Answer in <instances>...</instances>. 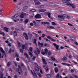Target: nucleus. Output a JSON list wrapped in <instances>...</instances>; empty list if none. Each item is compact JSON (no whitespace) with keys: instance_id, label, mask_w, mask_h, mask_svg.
<instances>
[{"instance_id":"obj_1","label":"nucleus","mask_w":78,"mask_h":78,"mask_svg":"<svg viewBox=\"0 0 78 78\" xmlns=\"http://www.w3.org/2000/svg\"><path fill=\"white\" fill-rule=\"evenodd\" d=\"M35 18L36 19H41L42 17H41V15L39 14H37L35 16Z\"/></svg>"},{"instance_id":"obj_2","label":"nucleus","mask_w":78,"mask_h":78,"mask_svg":"<svg viewBox=\"0 0 78 78\" xmlns=\"http://www.w3.org/2000/svg\"><path fill=\"white\" fill-rule=\"evenodd\" d=\"M27 16V14L24 13L20 15V18H23L24 17H25Z\"/></svg>"},{"instance_id":"obj_3","label":"nucleus","mask_w":78,"mask_h":78,"mask_svg":"<svg viewBox=\"0 0 78 78\" xmlns=\"http://www.w3.org/2000/svg\"><path fill=\"white\" fill-rule=\"evenodd\" d=\"M18 14H16L15 15H14L13 16H12V19H13V20H15L17 18V17H18Z\"/></svg>"},{"instance_id":"obj_4","label":"nucleus","mask_w":78,"mask_h":78,"mask_svg":"<svg viewBox=\"0 0 78 78\" xmlns=\"http://www.w3.org/2000/svg\"><path fill=\"white\" fill-rule=\"evenodd\" d=\"M23 36L25 37V39H28V35L26 33H23Z\"/></svg>"},{"instance_id":"obj_5","label":"nucleus","mask_w":78,"mask_h":78,"mask_svg":"<svg viewBox=\"0 0 78 78\" xmlns=\"http://www.w3.org/2000/svg\"><path fill=\"white\" fill-rule=\"evenodd\" d=\"M53 45L55 47L56 49L57 50H59V45H57L56 43H54Z\"/></svg>"},{"instance_id":"obj_6","label":"nucleus","mask_w":78,"mask_h":78,"mask_svg":"<svg viewBox=\"0 0 78 78\" xmlns=\"http://www.w3.org/2000/svg\"><path fill=\"white\" fill-rule=\"evenodd\" d=\"M37 0H34V2H35V5H40L41 3L40 2H37Z\"/></svg>"},{"instance_id":"obj_7","label":"nucleus","mask_w":78,"mask_h":78,"mask_svg":"<svg viewBox=\"0 0 78 78\" xmlns=\"http://www.w3.org/2000/svg\"><path fill=\"white\" fill-rule=\"evenodd\" d=\"M41 24L43 25H50V23L48 22H42Z\"/></svg>"},{"instance_id":"obj_8","label":"nucleus","mask_w":78,"mask_h":78,"mask_svg":"<svg viewBox=\"0 0 78 78\" xmlns=\"http://www.w3.org/2000/svg\"><path fill=\"white\" fill-rule=\"evenodd\" d=\"M32 22L34 23V26H35V27H39V25L36 23L35 21H34Z\"/></svg>"},{"instance_id":"obj_9","label":"nucleus","mask_w":78,"mask_h":78,"mask_svg":"<svg viewBox=\"0 0 78 78\" xmlns=\"http://www.w3.org/2000/svg\"><path fill=\"white\" fill-rule=\"evenodd\" d=\"M67 5H68V6H72V8H75V5H74L72 4H71L70 3H69V4H67Z\"/></svg>"},{"instance_id":"obj_10","label":"nucleus","mask_w":78,"mask_h":78,"mask_svg":"<svg viewBox=\"0 0 78 78\" xmlns=\"http://www.w3.org/2000/svg\"><path fill=\"white\" fill-rule=\"evenodd\" d=\"M46 61L47 62H49V63H52V62H53L51 60L49 59H47Z\"/></svg>"},{"instance_id":"obj_11","label":"nucleus","mask_w":78,"mask_h":78,"mask_svg":"<svg viewBox=\"0 0 78 78\" xmlns=\"http://www.w3.org/2000/svg\"><path fill=\"white\" fill-rule=\"evenodd\" d=\"M62 64L63 65H64L65 66H70V65L69 64L64 62L62 63Z\"/></svg>"},{"instance_id":"obj_12","label":"nucleus","mask_w":78,"mask_h":78,"mask_svg":"<svg viewBox=\"0 0 78 78\" xmlns=\"http://www.w3.org/2000/svg\"><path fill=\"white\" fill-rule=\"evenodd\" d=\"M62 2H63V3H66V5H67V4H69V2L67 1V0H63L62 1Z\"/></svg>"},{"instance_id":"obj_13","label":"nucleus","mask_w":78,"mask_h":78,"mask_svg":"<svg viewBox=\"0 0 78 78\" xmlns=\"http://www.w3.org/2000/svg\"><path fill=\"white\" fill-rule=\"evenodd\" d=\"M0 50L2 53H4V54H5V51L3 50V49L2 48H0Z\"/></svg>"},{"instance_id":"obj_14","label":"nucleus","mask_w":78,"mask_h":78,"mask_svg":"<svg viewBox=\"0 0 78 78\" xmlns=\"http://www.w3.org/2000/svg\"><path fill=\"white\" fill-rule=\"evenodd\" d=\"M58 18H60L61 19H65L64 17L62 15H58Z\"/></svg>"},{"instance_id":"obj_15","label":"nucleus","mask_w":78,"mask_h":78,"mask_svg":"<svg viewBox=\"0 0 78 78\" xmlns=\"http://www.w3.org/2000/svg\"><path fill=\"white\" fill-rule=\"evenodd\" d=\"M3 29L5 30L6 32H8V31H9V30H8V27H5L3 28Z\"/></svg>"},{"instance_id":"obj_16","label":"nucleus","mask_w":78,"mask_h":78,"mask_svg":"<svg viewBox=\"0 0 78 78\" xmlns=\"http://www.w3.org/2000/svg\"><path fill=\"white\" fill-rule=\"evenodd\" d=\"M51 59L52 61H57V60L54 57H51Z\"/></svg>"},{"instance_id":"obj_17","label":"nucleus","mask_w":78,"mask_h":78,"mask_svg":"<svg viewBox=\"0 0 78 78\" xmlns=\"http://www.w3.org/2000/svg\"><path fill=\"white\" fill-rule=\"evenodd\" d=\"M35 53L36 55H37V54H40V51L39 50H37V52H36V51L35 52Z\"/></svg>"},{"instance_id":"obj_18","label":"nucleus","mask_w":78,"mask_h":78,"mask_svg":"<svg viewBox=\"0 0 78 78\" xmlns=\"http://www.w3.org/2000/svg\"><path fill=\"white\" fill-rule=\"evenodd\" d=\"M39 12H44L45 11H46V10L44 9H42L40 10L39 11Z\"/></svg>"},{"instance_id":"obj_19","label":"nucleus","mask_w":78,"mask_h":78,"mask_svg":"<svg viewBox=\"0 0 78 78\" xmlns=\"http://www.w3.org/2000/svg\"><path fill=\"white\" fill-rule=\"evenodd\" d=\"M42 60L44 64H45V65L47 64V62H46V61H45V59L42 58Z\"/></svg>"},{"instance_id":"obj_20","label":"nucleus","mask_w":78,"mask_h":78,"mask_svg":"<svg viewBox=\"0 0 78 78\" xmlns=\"http://www.w3.org/2000/svg\"><path fill=\"white\" fill-rule=\"evenodd\" d=\"M46 14L48 15V16L49 18H50V17H51V16H50V15H51V14H50V12H48L46 13Z\"/></svg>"},{"instance_id":"obj_21","label":"nucleus","mask_w":78,"mask_h":78,"mask_svg":"<svg viewBox=\"0 0 78 78\" xmlns=\"http://www.w3.org/2000/svg\"><path fill=\"white\" fill-rule=\"evenodd\" d=\"M55 71L56 73L58 72V68L55 67Z\"/></svg>"},{"instance_id":"obj_22","label":"nucleus","mask_w":78,"mask_h":78,"mask_svg":"<svg viewBox=\"0 0 78 78\" xmlns=\"http://www.w3.org/2000/svg\"><path fill=\"white\" fill-rule=\"evenodd\" d=\"M33 35L31 34H29V37L30 39H32V37H33Z\"/></svg>"},{"instance_id":"obj_23","label":"nucleus","mask_w":78,"mask_h":78,"mask_svg":"<svg viewBox=\"0 0 78 78\" xmlns=\"http://www.w3.org/2000/svg\"><path fill=\"white\" fill-rule=\"evenodd\" d=\"M14 33H16V34H14V37H15V36H17V33H16V30L14 31Z\"/></svg>"},{"instance_id":"obj_24","label":"nucleus","mask_w":78,"mask_h":78,"mask_svg":"<svg viewBox=\"0 0 78 78\" xmlns=\"http://www.w3.org/2000/svg\"><path fill=\"white\" fill-rule=\"evenodd\" d=\"M17 43H18V47H21V44H20V42L18 41Z\"/></svg>"},{"instance_id":"obj_25","label":"nucleus","mask_w":78,"mask_h":78,"mask_svg":"<svg viewBox=\"0 0 78 78\" xmlns=\"http://www.w3.org/2000/svg\"><path fill=\"white\" fill-rule=\"evenodd\" d=\"M73 37H71L70 38L71 39H75V38L74 37H76L74 35H73Z\"/></svg>"},{"instance_id":"obj_26","label":"nucleus","mask_w":78,"mask_h":78,"mask_svg":"<svg viewBox=\"0 0 78 78\" xmlns=\"http://www.w3.org/2000/svg\"><path fill=\"white\" fill-rule=\"evenodd\" d=\"M36 10L35 9H33L30 10L31 12H36Z\"/></svg>"},{"instance_id":"obj_27","label":"nucleus","mask_w":78,"mask_h":78,"mask_svg":"<svg viewBox=\"0 0 78 78\" xmlns=\"http://www.w3.org/2000/svg\"><path fill=\"white\" fill-rule=\"evenodd\" d=\"M11 62H9L7 63V66L8 67H9L11 66Z\"/></svg>"},{"instance_id":"obj_28","label":"nucleus","mask_w":78,"mask_h":78,"mask_svg":"<svg viewBox=\"0 0 78 78\" xmlns=\"http://www.w3.org/2000/svg\"><path fill=\"white\" fill-rule=\"evenodd\" d=\"M44 51L45 53H48V49L47 48H45L44 49Z\"/></svg>"},{"instance_id":"obj_29","label":"nucleus","mask_w":78,"mask_h":78,"mask_svg":"<svg viewBox=\"0 0 78 78\" xmlns=\"http://www.w3.org/2000/svg\"><path fill=\"white\" fill-rule=\"evenodd\" d=\"M62 59L63 61H65L67 59V57H64L63 58H62Z\"/></svg>"},{"instance_id":"obj_30","label":"nucleus","mask_w":78,"mask_h":78,"mask_svg":"<svg viewBox=\"0 0 78 78\" xmlns=\"http://www.w3.org/2000/svg\"><path fill=\"white\" fill-rule=\"evenodd\" d=\"M48 55H49V56L51 55V52L50 51H49L48 52Z\"/></svg>"},{"instance_id":"obj_31","label":"nucleus","mask_w":78,"mask_h":78,"mask_svg":"<svg viewBox=\"0 0 78 78\" xmlns=\"http://www.w3.org/2000/svg\"><path fill=\"white\" fill-rule=\"evenodd\" d=\"M47 37L48 39H53V38H51V37L49 36H48Z\"/></svg>"},{"instance_id":"obj_32","label":"nucleus","mask_w":78,"mask_h":78,"mask_svg":"<svg viewBox=\"0 0 78 78\" xmlns=\"http://www.w3.org/2000/svg\"><path fill=\"white\" fill-rule=\"evenodd\" d=\"M0 34L1 35L2 34V36H5V33H4L3 32L0 33Z\"/></svg>"},{"instance_id":"obj_33","label":"nucleus","mask_w":78,"mask_h":78,"mask_svg":"<svg viewBox=\"0 0 78 78\" xmlns=\"http://www.w3.org/2000/svg\"><path fill=\"white\" fill-rule=\"evenodd\" d=\"M0 75H1V76L0 77V78H3V73H1L0 74Z\"/></svg>"},{"instance_id":"obj_34","label":"nucleus","mask_w":78,"mask_h":78,"mask_svg":"<svg viewBox=\"0 0 78 78\" xmlns=\"http://www.w3.org/2000/svg\"><path fill=\"white\" fill-rule=\"evenodd\" d=\"M24 55L25 56H26V57H27V58H28L29 57L28 56V55L27 53H24Z\"/></svg>"},{"instance_id":"obj_35","label":"nucleus","mask_w":78,"mask_h":78,"mask_svg":"<svg viewBox=\"0 0 78 78\" xmlns=\"http://www.w3.org/2000/svg\"><path fill=\"white\" fill-rule=\"evenodd\" d=\"M38 45H41V47H43V45H44V44L42 43H41L40 42H38Z\"/></svg>"},{"instance_id":"obj_36","label":"nucleus","mask_w":78,"mask_h":78,"mask_svg":"<svg viewBox=\"0 0 78 78\" xmlns=\"http://www.w3.org/2000/svg\"><path fill=\"white\" fill-rule=\"evenodd\" d=\"M15 30H16V31L17 32V33H19V32H20V30L19 29H15Z\"/></svg>"},{"instance_id":"obj_37","label":"nucleus","mask_w":78,"mask_h":78,"mask_svg":"<svg viewBox=\"0 0 78 78\" xmlns=\"http://www.w3.org/2000/svg\"><path fill=\"white\" fill-rule=\"evenodd\" d=\"M28 22H29V20L27 19H26L25 21V23H28Z\"/></svg>"},{"instance_id":"obj_38","label":"nucleus","mask_w":78,"mask_h":78,"mask_svg":"<svg viewBox=\"0 0 78 78\" xmlns=\"http://www.w3.org/2000/svg\"><path fill=\"white\" fill-rule=\"evenodd\" d=\"M28 8V6H26L23 8V10H25V9H27Z\"/></svg>"},{"instance_id":"obj_39","label":"nucleus","mask_w":78,"mask_h":78,"mask_svg":"<svg viewBox=\"0 0 78 78\" xmlns=\"http://www.w3.org/2000/svg\"><path fill=\"white\" fill-rule=\"evenodd\" d=\"M8 24L9 25H12L13 24V23L12 22H10Z\"/></svg>"},{"instance_id":"obj_40","label":"nucleus","mask_w":78,"mask_h":78,"mask_svg":"<svg viewBox=\"0 0 78 78\" xmlns=\"http://www.w3.org/2000/svg\"><path fill=\"white\" fill-rule=\"evenodd\" d=\"M29 53L30 55V57H31V58H32V57L33 56V54H32V53H31V52H29Z\"/></svg>"},{"instance_id":"obj_41","label":"nucleus","mask_w":78,"mask_h":78,"mask_svg":"<svg viewBox=\"0 0 78 78\" xmlns=\"http://www.w3.org/2000/svg\"><path fill=\"white\" fill-rule=\"evenodd\" d=\"M18 67L19 68V69H21V72L22 73L23 71H22V69H21V67L20 66V65H19L18 66Z\"/></svg>"},{"instance_id":"obj_42","label":"nucleus","mask_w":78,"mask_h":78,"mask_svg":"<svg viewBox=\"0 0 78 78\" xmlns=\"http://www.w3.org/2000/svg\"><path fill=\"white\" fill-rule=\"evenodd\" d=\"M47 76L48 78H50L51 77V75L49 74H47Z\"/></svg>"},{"instance_id":"obj_43","label":"nucleus","mask_w":78,"mask_h":78,"mask_svg":"<svg viewBox=\"0 0 78 78\" xmlns=\"http://www.w3.org/2000/svg\"><path fill=\"white\" fill-rule=\"evenodd\" d=\"M34 43L36 45H37V43H36V40L34 39Z\"/></svg>"},{"instance_id":"obj_44","label":"nucleus","mask_w":78,"mask_h":78,"mask_svg":"<svg viewBox=\"0 0 78 78\" xmlns=\"http://www.w3.org/2000/svg\"><path fill=\"white\" fill-rule=\"evenodd\" d=\"M73 77H74V78H78V76H77L76 75H73Z\"/></svg>"},{"instance_id":"obj_45","label":"nucleus","mask_w":78,"mask_h":78,"mask_svg":"<svg viewBox=\"0 0 78 78\" xmlns=\"http://www.w3.org/2000/svg\"><path fill=\"white\" fill-rule=\"evenodd\" d=\"M59 74L58 73L57 75L56 78H59Z\"/></svg>"},{"instance_id":"obj_46","label":"nucleus","mask_w":78,"mask_h":78,"mask_svg":"<svg viewBox=\"0 0 78 78\" xmlns=\"http://www.w3.org/2000/svg\"><path fill=\"white\" fill-rule=\"evenodd\" d=\"M51 23L52 25H56V23L55 22H51Z\"/></svg>"},{"instance_id":"obj_47","label":"nucleus","mask_w":78,"mask_h":78,"mask_svg":"<svg viewBox=\"0 0 78 78\" xmlns=\"http://www.w3.org/2000/svg\"><path fill=\"white\" fill-rule=\"evenodd\" d=\"M38 76L39 78H41V77H42V75H41V73H39L38 74Z\"/></svg>"},{"instance_id":"obj_48","label":"nucleus","mask_w":78,"mask_h":78,"mask_svg":"<svg viewBox=\"0 0 78 78\" xmlns=\"http://www.w3.org/2000/svg\"><path fill=\"white\" fill-rule=\"evenodd\" d=\"M45 71L46 72H47V71L48 70V68H46L45 69Z\"/></svg>"},{"instance_id":"obj_49","label":"nucleus","mask_w":78,"mask_h":78,"mask_svg":"<svg viewBox=\"0 0 78 78\" xmlns=\"http://www.w3.org/2000/svg\"><path fill=\"white\" fill-rule=\"evenodd\" d=\"M22 48L23 49V50H24V48H25V45H23L22 46Z\"/></svg>"},{"instance_id":"obj_50","label":"nucleus","mask_w":78,"mask_h":78,"mask_svg":"<svg viewBox=\"0 0 78 78\" xmlns=\"http://www.w3.org/2000/svg\"><path fill=\"white\" fill-rule=\"evenodd\" d=\"M40 8H44V5H41L39 7Z\"/></svg>"},{"instance_id":"obj_51","label":"nucleus","mask_w":78,"mask_h":78,"mask_svg":"<svg viewBox=\"0 0 78 78\" xmlns=\"http://www.w3.org/2000/svg\"><path fill=\"white\" fill-rule=\"evenodd\" d=\"M9 43L10 44H12V40H11V39H10V41H9Z\"/></svg>"},{"instance_id":"obj_52","label":"nucleus","mask_w":78,"mask_h":78,"mask_svg":"<svg viewBox=\"0 0 78 78\" xmlns=\"http://www.w3.org/2000/svg\"><path fill=\"white\" fill-rule=\"evenodd\" d=\"M23 19H21L20 20V23L22 22L23 21Z\"/></svg>"},{"instance_id":"obj_53","label":"nucleus","mask_w":78,"mask_h":78,"mask_svg":"<svg viewBox=\"0 0 78 78\" xmlns=\"http://www.w3.org/2000/svg\"><path fill=\"white\" fill-rule=\"evenodd\" d=\"M45 34H43L41 35L42 37H45Z\"/></svg>"},{"instance_id":"obj_54","label":"nucleus","mask_w":78,"mask_h":78,"mask_svg":"<svg viewBox=\"0 0 78 78\" xmlns=\"http://www.w3.org/2000/svg\"><path fill=\"white\" fill-rule=\"evenodd\" d=\"M68 25H69V26H70V27H73V25L71 24L70 23H68Z\"/></svg>"},{"instance_id":"obj_55","label":"nucleus","mask_w":78,"mask_h":78,"mask_svg":"<svg viewBox=\"0 0 78 78\" xmlns=\"http://www.w3.org/2000/svg\"><path fill=\"white\" fill-rule=\"evenodd\" d=\"M30 26H31L32 27L33 26V23H30Z\"/></svg>"},{"instance_id":"obj_56","label":"nucleus","mask_w":78,"mask_h":78,"mask_svg":"<svg viewBox=\"0 0 78 78\" xmlns=\"http://www.w3.org/2000/svg\"><path fill=\"white\" fill-rule=\"evenodd\" d=\"M69 58H70V59H72V55H69Z\"/></svg>"},{"instance_id":"obj_57","label":"nucleus","mask_w":78,"mask_h":78,"mask_svg":"<svg viewBox=\"0 0 78 78\" xmlns=\"http://www.w3.org/2000/svg\"><path fill=\"white\" fill-rule=\"evenodd\" d=\"M32 49H33V48L32 47H30V51H32Z\"/></svg>"},{"instance_id":"obj_58","label":"nucleus","mask_w":78,"mask_h":78,"mask_svg":"<svg viewBox=\"0 0 78 78\" xmlns=\"http://www.w3.org/2000/svg\"><path fill=\"white\" fill-rule=\"evenodd\" d=\"M40 73H41V74H43V72H42V70L40 69Z\"/></svg>"},{"instance_id":"obj_59","label":"nucleus","mask_w":78,"mask_h":78,"mask_svg":"<svg viewBox=\"0 0 78 78\" xmlns=\"http://www.w3.org/2000/svg\"><path fill=\"white\" fill-rule=\"evenodd\" d=\"M51 41H53V42H55V41H56V40H55V39H51Z\"/></svg>"},{"instance_id":"obj_60","label":"nucleus","mask_w":78,"mask_h":78,"mask_svg":"<svg viewBox=\"0 0 78 78\" xmlns=\"http://www.w3.org/2000/svg\"><path fill=\"white\" fill-rule=\"evenodd\" d=\"M64 47L63 46H61L60 47V49H64Z\"/></svg>"},{"instance_id":"obj_61","label":"nucleus","mask_w":78,"mask_h":78,"mask_svg":"<svg viewBox=\"0 0 78 78\" xmlns=\"http://www.w3.org/2000/svg\"><path fill=\"white\" fill-rule=\"evenodd\" d=\"M36 58V57L34 56L33 58V61H34V59H35V58Z\"/></svg>"},{"instance_id":"obj_62","label":"nucleus","mask_w":78,"mask_h":78,"mask_svg":"<svg viewBox=\"0 0 78 78\" xmlns=\"http://www.w3.org/2000/svg\"><path fill=\"white\" fill-rule=\"evenodd\" d=\"M9 53H11V49H10L9 51Z\"/></svg>"},{"instance_id":"obj_63","label":"nucleus","mask_w":78,"mask_h":78,"mask_svg":"<svg viewBox=\"0 0 78 78\" xmlns=\"http://www.w3.org/2000/svg\"><path fill=\"white\" fill-rule=\"evenodd\" d=\"M20 51L21 52H23V50H22V49H20Z\"/></svg>"},{"instance_id":"obj_64","label":"nucleus","mask_w":78,"mask_h":78,"mask_svg":"<svg viewBox=\"0 0 78 78\" xmlns=\"http://www.w3.org/2000/svg\"><path fill=\"white\" fill-rule=\"evenodd\" d=\"M74 43L75 44H76V45H78V43H77V42L75 41Z\"/></svg>"}]
</instances>
